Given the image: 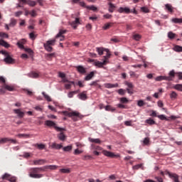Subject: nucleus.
Here are the masks:
<instances>
[{
    "instance_id": "obj_4",
    "label": "nucleus",
    "mask_w": 182,
    "mask_h": 182,
    "mask_svg": "<svg viewBox=\"0 0 182 182\" xmlns=\"http://www.w3.org/2000/svg\"><path fill=\"white\" fill-rule=\"evenodd\" d=\"M1 53L6 57L4 58V62H6V63H10V64L15 63V60L12 58V57H11V55H9V53L5 50H1Z\"/></svg>"
},
{
    "instance_id": "obj_10",
    "label": "nucleus",
    "mask_w": 182,
    "mask_h": 182,
    "mask_svg": "<svg viewBox=\"0 0 182 182\" xmlns=\"http://www.w3.org/2000/svg\"><path fill=\"white\" fill-rule=\"evenodd\" d=\"M65 33H66V30H60L59 33L55 36V39L60 38V41L62 42L65 41Z\"/></svg>"
},
{
    "instance_id": "obj_6",
    "label": "nucleus",
    "mask_w": 182,
    "mask_h": 182,
    "mask_svg": "<svg viewBox=\"0 0 182 182\" xmlns=\"http://www.w3.org/2000/svg\"><path fill=\"white\" fill-rule=\"evenodd\" d=\"M158 117L161 120H166V122H170V120H176V119H178V117L172 115V116L168 117H166L165 115L160 114V115H158Z\"/></svg>"
},
{
    "instance_id": "obj_42",
    "label": "nucleus",
    "mask_w": 182,
    "mask_h": 182,
    "mask_svg": "<svg viewBox=\"0 0 182 182\" xmlns=\"http://www.w3.org/2000/svg\"><path fill=\"white\" fill-rule=\"evenodd\" d=\"M149 143H150V138L149 137L144 138V139L143 140V144L144 146H147L149 144Z\"/></svg>"
},
{
    "instance_id": "obj_35",
    "label": "nucleus",
    "mask_w": 182,
    "mask_h": 182,
    "mask_svg": "<svg viewBox=\"0 0 182 182\" xmlns=\"http://www.w3.org/2000/svg\"><path fill=\"white\" fill-rule=\"evenodd\" d=\"M0 45L4 46V48H9L10 46L9 44L4 40H0Z\"/></svg>"
},
{
    "instance_id": "obj_17",
    "label": "nucleus",
    "mask_w": 182,
    "mask_h": 182,
    "mask_svg": "<svg viewBox=\"0 0 182 182\" xmlns=\"http://www.w3.org/2000/svg\"><path fill=\"white\" fill-rule=\"evenodd\" d=\"M107 65V60H103V62L97 61L95 62V66H97V68H103V66H106Z\"/></svg>"
},
{
    "instance_id": "obj_40",
    "label": "nucleus",
    "mask_w": 182,
    "mask_h": 182,
    "mask_svg": "<svg viewBox=\"0 0 182 182\" xmlns=\"http://www.w3.org/2000/svg\"><path fill=\"white\" fill-rule=\"evenodd\" d=\"M42 95L44 96V97L47 102H52V99L50 98V97L49 95H46V93H45V92H43Z\"/></svg>"
},
{
    "instance_id": "obj_48",
    "label": "nucleus",
    "mask_w": 182,
    "mask_h": 182,
    "mask_svg": "<svg viewBox=\"0 0 182 182\" xmlns=\"http://www.w3.org/2000/svg\"><path fill=\"white\" fill-rule=\"evenodd\" d=\"M177 96H178L177 92H174V91H173V92L171 93V95H170L171 99H177Z\"/></svg>"
},
{
    "instance_id": "obj_7",
    "label": "nucleus",
    "mask_w": 182,
    "mask_h": 182,
    "mask_svg": "<svg viewBox=\"0 0 182 182\" xmlns=\"http://www.w3.org/2000/svg\"><path fill=\"white\" fill-rule=\"evenodd\" d=\"M2 179L8 180V181H10V182H16V177L11 176V175L9 173H5L4 175H3Z\"/></svg>"
},
{
    "instance_id": "obj_2",
    "label": "nucleus",
    "mask_w": 182,
    "mask_h": 182,
    "mask_svg": "<svg viewBox=\"0 0 182 182\" xmlns=\"http://www.w3.org/2000/svg\"><path fill=\"white\" fill-rule=\"evenodd\" d=\"M174 77H176V71L172 70L169 72L168 75H160L155 78L156 82H161V80H166L167 82H171L174 80Z\"/></svg>"
},
{
    "instance_id": "obj_8",
    "label": "nucleus",
    "mask_w": 182,
    "mask_h": 182,
    "mask_svg": "<svg viewBox=\"0 0 182 182\" xmlns=\"http://www.w3.org/2000/svg\"><path fill=\"white\" fill-rule=\"evenodd\" d=\"M82 23H80V18H75V20L73 21H71L70 23V26H72L74 29H77V26L79 25H81Z\"/></svg>"
},
{
    "instance_id": "obj_61",
    "label": "nucleus",
    "mask_w": 182,
    "mask_h": 182,
    "mask_svg": "<svg viewBox=\"0 0 182 182\" xmlns=\"http://www.w3.org/2000/svg\"><path fill=\"white\" fill-rule=\"evenodd\" d=\"M29 36H30V38L32 39V41H35V39L36 38V36L35 35L34 33H30Z\"/></svg>"
},
{
    "instance_id": "obj_25",
    "label": "nucleus",
    "mask_w": 182,
    "mask_h": 182,
    "mask_svg": "<svg viewBox=\"0 0 182 182\" xmlns=\"http://www.w3.org/2000/svg\"><path fill=\"white\" fill-rule=\"evenodd\" d=\"M66 116L74 120V122H77L79 119V114H67Z\"/></svg>"
},
{
    "instance_id": "obj_54",
    "label": "nucleus",
    "mask_w": 182,
    "mask_h": 182,
    "mask_svg": "<svg viewBox=\"0 0 182 182\" xmlns=\"http://www.w3.org/2000/svg\"><path fill=\"white\" fill-rule=\"evenodd\" d=\"M141 11H142V12H144V14H149V12H150V10H149V8L147 7H141Z\"/></svg>"
},
{
    "instance_id": "obj_13",
    "label": "nucleus",
    "mask_w": 182,
    "mask_h": 182,
    "mask_svg": "<svg viewBox=\"0 0 182 182\" xmlns=\"http://www.w3.org/2000/svg\"><path fill=\"white\" fill-rule=\"evenodd\" d=\"M48 161L45 159H38V160H34L33 164L34 166H43L45 163H47Z\"/></svg>"
},
{
    "instance_id": "obj_56",
    "label": "nucleus",
    "mask_w": 182,
    "mask_h": 182,
    "mask_svg": "<svg viewBox=\"0 0 182 182\" xmlns=\"http://www.w3.org/2000/svg\"><path fill=\"white\" fill-rule=\"evenodd\" d=\"M75 94H76V91L70 92L68 94V97L70 99H72V97H73V96H74Z\"/></svg>"
},
{
    "instance_id": "obj_57",
    "label": "nucleus",
    "mask_w": 182,
    "mask_h": 182,
    "mask_svg": "<svg viewBox=\"0 0 182 182\" xmlns=\"http://www.w3.org/2000/svg\"><path fill=\"white\" fill-rule=\"evenodd\" d=\"M65 88L67 90H69L70 89H72V84H70V82H68L67 84H65Z\"/></svg>"
},
{
    "instance_id": "obj_3",
    "label": "nucleus",
    "mask_w": 182,
    "mask_h": 182,
    "mask_svg": "<svg viewBox=\"0 0 182 182\" xmlns=\"http://www.w3.org/2000/svg\"><path fill=\"white\" fill-rule=\"evenodd\" d=\"M45 125L48 126V127H53L57 132H65V130H66L64 128H60L58 127L55 122L50 120H46L45 122Z\"/></svg>"
},
{
    "instance_id": "obj_62",
    "label": "nucleus",
    "mask_w": 182,
    "mask_h": 182,
    "mask_svg": "<svg viewBox=\"0 0 182 182\" xmlns=\"http://www.w3.org/2000/svg\"><path fill=\"white\" fill-rule=\"evenodd\" d=\"M29 15H31L33 18H34V16H36V11L35 10H33L31 11H30L29 13Z\"/></svg>"
},
{
    "instance_id": "obj_29",
    "label": "nucleus",
    "mask_w": 182,
    "mask_h": 182,
    "mask_svg": "<svg viewBox=\"0 0 182 182\" xmlns=\"http://www.w3.org/2000/svg\"><path fill=\"white\" fill-rule=\"evenodd\" d=\"M112 25H113V23H107L104 25V26L102 27V29L104 31H107V29H110V28H112Z\"/></svg>"
},
{
    "instance_id": "obj_5",
    "label": "nucleus",
    "mask_w": 182,
    "mask_h": 182,
    "mask_svg": "<svg viewBox=\"0 0 182 182\" xmlns=\"http://www.w3.org/2000/svg\"><path fill=\"white\" fill-rule=\"evenodd\" d=\"M124 84L128 87L127 88V93H129V95H133L134 93L133 89L134 88V85H133V82L126 81Z\"/></svg>"
},
{
    "instance_id": "obj_22",
    "label": "nucleus",
    "mask_w": 182,
    "mask_h": 182,
    "mask_svg": "<svg viewBox=\"0 0 182 182\" xmlns=\"http://www.w3.org/2000/svg\"><path fill=\"white\" fill-rule=\"evenodd\" d=\"M95 77V71L90 72L87 76L85 77V80H92V78Z\"/></svg>"
},
{
    "instance_id": "obj_59",
    "label": "nucleus",
    "mask_w": 182,
    "mask_h": 182,
    "mask_svg": "<svg viewBox=\"0 0 182 182\" xmlns=\"http://www.w3.org/2000/svg\"><path fill=\"white\" fill-rule=\"evenodd\" d=\"M120 102H122V103H129V100H127V98H126V97H122V98H120Z\"/></svg>"
},
{
    "instance_id": "obj_63",
    "label": "nucleus",
    "mask_w": 182,
    "mask_h": 182,
    "mask_svg": "<svg viewBox=\"0 0 182 182\" xmlns=\"http://www.w3.org/2000/svg\"><path fill=\"white\" fill-rule=\"evenodd\" d=\"M58 76L60 77H61V79H63V78L66 77V74H65V73L60 72V73H58Z\"/></svg>"
},
{
    "instance_id": "obj_16",
    "label": "nucleus",
    "mask_w": 182,
    "mask_h": 182,
    "mask_svg": "<svg viewBox=\"0 0 182 182\" xmlns=\"http://www.w3.org/2000/svg\"><path fill=\"white\" fill-rule=\"evenodd\" d=\"M76 69L79 73H81L82 75H85L86 73V68L82 65H78L76 67Z\"/></svg>"
},
{
    "instance_id": "obj_34",
    "label": "nucleus",
    "mask_w": 182,
    "mask_h": 182,
    "mask_svg": "<svg viewBox=\"0 0 182 182\" xmlns=\"http://www.w3.org/2000/svg\"><path fill=\"white\" fill-rule=\"evenodd\" d=\"M26 4L29 6H36V1L32 0H27Z\"/></svg>"
},
{
    "instance_id": "obj_60",
    "label": "nucleus",
    "mask_w": 182,
    "mask_h": 182,
    "mask_svg": "<svg viewBox=\"0 0 182 182\" xmlns=\"http://www.w3.org/2000/svg\"><path fill=\"white\" fill-rule=\"evenodd\" d=\"M112 14H106L103 16V18L105 19H112Z\"/></svg>"
},
{
    "instance_id": "obj_52",
    "label": "nucleus",
    "mask_w": 182,
    "mask_h": 182,
    "mask_svg": "<svg viewBox=\"0 0 182 182\" xmlns=\"http://www.w3.org/2000/svg\"><path fill=\"white\" fill-rule=\"evenodd\" d=\"M118 93L121 96H124V95H126V90L124 89H119V90H118Z\"/></svg>"
},
{
    "instance_id": "obj_21",
    "label": "nucleus",
    "mask_w": 182,
    "mask_h": 182,
    "mask_svg": "<svg viewBox=\"0 0 182 182\" xmlns=\"http://www.w3.org/2000/svg\"><path fill=\"white\" fill-rule=\"evenodd\" d=\"M106 49L107 48H104L102 47H97L96 48V51L98 53V55H100V56H102V55H103L104 52H106Z\"/></svg>"
},
{
    "instance_id": "obj_14",
    "label": "nucleus",
    "mask_w": 182,
    "mask_h": 182,
    "mask_svg": "<svg viewBox=\"0 0 182 182\" xmlns=\"http://www.w3.org/2000/svg\"><path fill=\"white\" fill-rule=\"evenodd\" d=\"M25 43H26V40L25 38H23L17 43V46H18L20 49H25V46H23Z\"/></svg>"
},
{
    "instance_id": "obj_58",
    "label": "nucleus",
    "mask_w": 182,
    "mask_h": 182,
    "mask_svg": "<svg viewBox=\"0 0 182 182\" xmlns=\"http://www.w3.org/2000/svg\"><path fill=\"white\" fill-rule=\"evenodd\" d=\"M90 86H98V87L100 89V87H102V86L99 85V84H97V81H94L92 82H91L90 84Z\"/></svg>"
},
{
    "instance_id": "obj_23",
    "label": "nucleus",
    "mask_w": 182,
    "mask_h": 182,
    "mask_svg": "<svg viewBox=\"0 0 182 182\" xmlns=\"http://www.w3.org/2000/svg\"><path fill=\"white\" fill-rule=\"evenodd\" d=\"M3 88L6 89V90H9V92H14V86L8 85L5 84V82L3 85Z\"/></svg>"
},
{
    "instance_id": "obj_11",
    "label": "nucleus",
    "mask_w": 182,
    "mask_h": 182,
    "mask_svg": "<svg viewBox=\"0 0 182 182\" xmlns=\"http://www.w3.org/2000/svg\"><path fill=\"white\" fill-rule=\"evenodd\" d=\"M8 141H11V143H13V144H16V140L12 139L11 138H1L0 139V144L8 143Z\"/></svg>"
},
{
    "instance_id": "obj_41",
    "label": "nucleus",
    "mask_w": 182,
    "mask_h": 182,
    "mask_svg": "<svg viewBox=\"0 0 182 182\" xmlns=\"http://www.w3.org/2000/svg\"><path fill=\"white\" fill-rule=\"evenodd\" d=\"M87 9H90V11H93L94 12H96L97 11V8L95 6H87Z\"/></svg>"
},
{
    "instance_id": "obj_55",
    "label": "nucleus",
    "mask_w": 182,
    "mask_h": 182,
    "mask_svg": "<svg viewBox=\"0 0 182 182\" xmlns=\"http://www.w3.org/2000/svg\"><path fill=\"white\" fill-rule=\"evenodd\" d=\"M129 75L132 76V77H139V75L136 74L134 71H129Z\"/></svg>"
},
{
    "instance_id": "obj_39",
    "label": "nucleus",
    "mask_w": 182,
    "mask_h": 182,
    "mask_svg": "<svg viewBox=\"0 0 182 182\" xmlns=\"http://www.w3.org/2000/svg\"><path fill=\"white\" fill-rule=\"evenodd\" d=\"M137 106H139V107H143V106H146V102H144L143 100H138Z\"/></svg>"
},
{
    "instance_id": "obj_47",
    "label": "nucleus",
    "mask_w": 182,
    "mask_h": 182,
    "mask_svg": "<svg viewBox=\"0 0 182 182\" xmlns=\"http://www.w3.org/2000/svg\"><path fill=\"white\" fill-rule=\"evenodd\" d=\"M24 49L25 52H27V53H28L30 55V56H32V55H33V51L32 50V49L31 48H23Z\"/></svg>"
},
{
    "instance_id": "obj_18",
    "label": "nucleus",
    "mask_w": 182,
    "mask_h": 182,
    "mask_svg": "<svg viewBox=\"0 0 182 182\" xmlns=\"http://www.w3.org/2000/svg\"><path fill=\"white\" fill-rule=\"evenodd\" d=\"M86 93H87L86 91H83L82 92L79 94L78 95L79 99H80L81 100H86L87 99V95Z\"/></svg>"
},
{
    "instance_id": "obj_24",
    "label": "nucleus",
    "mask_w": 182,
    "mask_h": 182,
    "mask_svg": "<svg viewBox=\"0 0 182 182\" xmlns=\"http://www.w3.org/2000/svg\"><path fill=\"white\" fill-rule=\"evenodd\" d=\"M108 5H109V9H108L109 12H110V14H113V12H114V9H116V6H114V4H113V3H108Z\"/></svg>"
},
{
    "instance_id": "obj_32",
    "label": "nucleus",
    "mask_w": 182,
    "mask_h": 182,
    "mask_svg": "<svg viewBox=\"0 0 182 182\" xmlns=\"http://www.w3.org/2000/svg\"><path fill=\"white\" fill-rule=\"evenodd\" d=\"M46 43L50 46H55V43H56V39L49 40Z\"/></svg>"
},
{
    "instance_id": "obj_50",
    "label": "nucleus",
    "mask_w": 182,
    "mask_h": 182,
    "mask_svg": "<svg viewBox=\"0 0 182 182\" xmlns=\"http://www.w3.org/2000/svg\"><path fill=\"white\" fill-rule=\"evenodd\" d=\"M15 25H16V19L12 18L11 20V22H10L9 26L14 27V26H15Z\"/></svg>"
},
{
    "instance_id": "obj_36",
    "label": "nucleus",
    "mask_w": 182,
    "mask_h": 182,
    "mask_svg": "<svg viewBox=\"0 0 182 182\" xmlns=\"http://www.w3.org/2000/svg\"><path fill=\"white\" fill-rule=\"evenodd\" d=\"M173 89L178 90L179 92H182V84H176L173 86Z\"/></svg>"
},
{
    "instance_id": "obj_44",
    "label": "nucleus",
    "mask_w": 182,
    "mask_h": 182,
    "mask_svg": "<svg viewBox=\"0 0 182 182\" xmlns=\"http://www.w3.org/2000/svg\"><path fill=\"white\" fill-rule=\"evenodd\" d=\"M72 149H73V146L72 145H69V146H65L63 148V150L64 151H72Z\"/></svg>"
},
{
    "instance_id": "obj_26",
    "label": "nucleus",
    "mask_w": 182,
    "mask_h": 182,
    "mask_svg": "<svg viewBox=\"0 0 182 182\" xmlns=\"http://www.w3.org/2000/svg\"><path fill=\"white\" fill-rule=\"evenodd\" d=\"M58 137L61 141H65V140H66V135H65L63 132H60V134H58Z\"/></svg>"
},
{
    "instance_id": "obj_19",
    "label": "nucleus",
    "mask_w": 182,
    "mask_h": 182,
    "mask_svg": "<svg viewBox=\"0 0 182 182\" xmlns=\"http://www.w3.org/2000/svg\"><path fill=\"white\" fill-rule=\"evenodd\" d=\"M106 55L104 56V60L107 61V63L109 62V59H110V56H112V54L110 53V51L109 49L105 50Z\"/></svg>"
},
{
    "instance_id": "obj_27",
    "label": "nucleus",
    "mask_w": 182,
    "mask_h": 182,
    "mask_svg": "<svg viewBox=\"0 0 182 182\" xmlns=\"http://www.w3.org/2000/svg\"><path fill=\"white\" fill-rule=\"evenodd\" d=\"M52 149H56L57 150H60L63 147L62 144L53 143L51 146Z\"/></svg>"
},
{
    "instance_id": "obj_28",
    "label": "nucleus",
    "mask_w": 182,
    "mask_h": 182,
    "mask_svg": "<svg viewBox=\"0 0 182 182\" xmlns=\"http://www.w3.org/2000/svg\"><path fill=\"white\" fill-rule=\"evenodd\" d=\"M89 141L91 143H95L96 144H100V143H102V141H100L99 139L89 138Z\"/></svg>"
},
{
    "instance_id": "obj_12",
    "label": "nucleus",
    "mask_w": 182,
    "mask_h": 182,
    "mask_svg": "<svg viewBox=\"0 0 182 182\" xmlns=\"http://www.w3.org/2000/svg\"><path fill=\"white\" fill-rule=\"evenodd\" d=\"M102 154H104V156H106L107 157H112V159L114 157H119V155H116L113 152L106 151V150L103 151Z\"/></svg>"
},
{
    "instance_id": "obj_9",
    "label": "nucleus",
    "mask_w": 182,
    "mask_h": 182,
    "mask_svg": "<svg viewBox=\"0 0 182 182\" xmlns=\"http://www.w3.org/2000/svg\"><path fill=\"white\" fill-rule=\"evenodd\" d=\"M117 12L119 14H132L133 12L132 10H130V8L129 7H119V9L117 10Z\"/></svg>"
},
{
    "instance_id": "obj_64",
    "label": "nucleus",
    "mask_w": 182,
    "mask_h": 182,
    "mask_svg": "<svg viewBox=\"0 0 182 182\" xmlns=\"http://www.w3.org/2000/svg\"><path fill=\"white\" fill-rule=\"evenodd\" d=\"M175 75H177L179 80H182V73L181 72L175 73Z\"/></svg>"
},
{
    "instance_id": "obj_46",
    "label": "nucleus",
    "mask_w": 182,
    "mask_h": 182,
    "mask_svg": "<svg viewBox=\"0 0 182 182\" xmlns=\"http://www.w3.org/2000/svg\"><path fill=\"white\" fill-rule=\"evenodd\" d=\"M168 37L169 38V39H174V38H176V33L170 31L168 33Z\"/></svg>"
},
{
    "instance_id": "obj_38",
    "label": "nucleus",
    "mask_w": 182,
    "mask_h": 182,
    "mask_svg": "<svg viewBox=\"0 0 182 182\" xmlns=\"http://www.w3.org/2000/svg\"><path fill=\"white\" fill-rule=\"evenodd\" d=\"M35 147H37L39 150H43L46 146L43 144H36Z\"/></svg>"
},
{
    "instance_id": "obj_30",
    "label": "nucleus",
    "mask_w": 182,
    "mask_h": 182,
    "mask_svg": "<svg viewBox=\"0 0 182 182\" xmlns=\"http://www.w3.org/2000/svg\"><path fill=\"white\" fill-rule=\"evenodd\" d=\"M105 109L107 112H114L116 110V108L112 107V105H107L105 107Z\"/></svg>"
},
{
    "instance_id": "obj_51",
    "label": "nucleus",
    "mask_w": 182,
    "mask_h": 182,
    "mask_svg": "<svg viewBox=\"0 0 182 182\" xmlns=\"http://www.w3.org/2000/svg\"><path fill=\"white\" fill-rule=\"evenodd\" d=\"M133 39L135 41H140V39H141V36H140V34H134L133 36Z\"/></svg>"
},
{
    "instance_id": "obj_53",
    "label": "nucleus",
    "mask_w": 182,
    "mask_h": 182,
    "mask_svg": "<svg viewBox=\"0 0 182 182\" xmlns=\"http://www.w3.org/2000/svg\"><path fill=\"white\" fill-rule=\"evenodd\" d=\"M91 147L93 150H102V147L99 146H96L95 144H92Z\"/></svg>"
},
{
    "instance_id": "obj_15",
    "label": "nucleus",
    "mask_w": 182,
    "mask_h": 182,
    "mask_svg": "<svg viewBox=\"0 0 182 182\" xmlns=\"http://www.w3.org/2000/svg\"><path fill=\"white\" fill-rule=\"evenodd\" d=\"M165 9L169 12V14H173L174 12V7L170 4H165Z\"/></svg>"
},
{
    "instance_id": "obj_20",
    "label": "nucleus",
    "mask_w": 182,
    "mask_h": 182,
    "mask_svg": "<svg viewBox=\"0 0 182 182\" xmlns=\"http://www.w3.org/2000/svg\"><path fill=\"white\" fill-rule=\"evenodd\" d=\"M105 87L107 89H112L113 87H119V84H111V83H106L105 84Z\"/></svg>"
},
{
    "instance_id": "obj_49",
    "label": "nucleus",
    "mask_w": 182,
    "mask_h": 182,
    "mask_svg": "<svg viewBox=\"0 0 182 182\" xmlns=\"http://www.w3.org/2000/svg\"><path fill=\"white\" fill-rule=\"evenodd\" d=\"M17 137H19V139H22V137H23L24 139H28V137H29V135L26 134H19L17 135Z\"/></svg>"
},
{
    "instance_id": "obj_33",
    "label": "nucleus",
    "mask_w": 182,
    "mask_h": 182,
    "mask_svg": "<svg viewBox=\"0 0 182 182\" xmlns=\"http://www.w3.org/2000/svg\"><path fill=\"white\" fill-rule=\"evenodd\" d=\"M171 22L173 23H182V18H173L171 19Z\"/></svg>"
},
{
    "instance_id": "obj_45",
    "label": "nucleus",
    "mask_w": 182,
    "mask_h": 182,
    "mask_svg": "<svg viewBox=\"0 0 182 182\" xmlns=\"http://www.w3.org/2000/svg\"><path fill=\"white\" fill-rule=\"evenodd\" d=\"M60 173L69 174V173H70V168H61V169H60Z\"/></svg>"
},
{
    "instance_id": "obj_43",
    "label": "nucleus",
    "mask_w": 182,
    "mask_h": 182,
    "mask_svg": "<svg viewBox=\"0 0 182 182\" xmlns=\"http://www.w3.org/2000/svg\"><path fill=\"white\" fill-rule=\"evenodd\" d=\"M145 122L150 126H152V124H156V122H154V120H153L152 119H146Z\"/></svg>"
},
{
    "instance_id": "obj_37",
    "label": "nucleus",
    "mask_w": 182,
    "mask_h": 182,
    "mask_svg": "<svg viewBox=\"0 0 182 182\" xmlns=\"http://www.w3.org/2000/svg\"><path fill=\"white\" fill-rule=\"evenodd\" d=\"M44 48L48 52H52V50L53 49L51 46L46 44V43H44Z\"/></svg>"
},
{
    "instance_id": "obj_1",
    "label": "nucleus",
    "mask_w": 182,
    "mask_h": 182,
    "mask_svg": "<svg viewBox=\"0 0 182 182\" xmlns=\"http://www.w3.org/2000/svg\"><path fill=\"white\" fill-rule=\"evenodd\" d=\"M58 166L56 165L44 166L40 168H31L29 169V177H31V178H42L43 174L39 173H43L48 170H56Z\"/></svg>"
},
{
    "instance_id": "obj_31",
    "label": "nucleus",
    "mask_w": 182,
    "mask_h": 182,
    "mask_svg": "<svg viewBox=\"0 0 182 182\" xmlns=\"http://www.w3.org/2000/svg\"><path fill=\"white\" fill-rule=\"evenodd\" d=\"M173 50H174L175 52H182V46L176 45L173 46Z\"/></svg>"
}]
</instances>
